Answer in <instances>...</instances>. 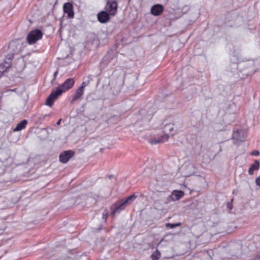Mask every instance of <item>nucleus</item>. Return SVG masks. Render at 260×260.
Wrapping results in <instances>:
<instances>
[{
	"instance_id": "nucleus-25",
	"label": "nucleus",
	"mask_w": 260,
	"mask_h": 260,
	"mask_svg": "<svg viewBox=\"0 0 260 260\" xmlns=\"http://www.w3.org/2000/svg\"><path fill=\"white\" fill-rule=\"evenodd\" d=\"M251 154L252 155L257 156L259 154V152L257 150H254L251 152Z\"/></svg>"
},
{
	"instance_id": "nucleus-12",
	"label": "nucleus",
	"mask_w": 260,
	"mask_h": 260,
	"mask_svg": "<svg viewBox=\"0 0 260 260\" xmlns=\"http://www.w3.org/2000/svg\"><path fill=\"white\" fill-rule=\"evenodd\" d=\"M184 194L183 191L175 190L171 194H170V200L171 201H176L179 200Z\"/></svg>"
},
{
	"instance_id": "nucleus-15",
	"label": "nucleus",
	"mask_w": 260,
	"mask_h": 260,
	"mask_svg": "<svg viewBox=\"0 0 260 260\" xmlns=\"http://www.w3.org/2000/svg\"><path fill=\"white\" fill-rule=\"evenodd\" d=\"M168 139L169 136L167 134H165L161 136L160 138L150 140V143L152 145L159 143H163L167 141Z\"/></svg>"
},
{
	"instance_id": "nucleus-6",
	"label": "nucleus",
	"mask_w": 260,
	"mask_h": 260,
	"mask_svg": "<svg viewBox=\"0 0 260 260\" xmlns=\"http://www.w3.org/2000/svg\"><path fill=\"white\" fill-rule=\"evenodd\" d=\"M74 155L75 152L73 150L64 151L59 154V161L63 164L67 163Z\"/></svg>"
},
{
	"instance_id": "nucleus-5",
	"label": "nucleus",
	"mask_w": 260,
	"mask_h": 260,
	"mask_svg": "<svg viewBox=\"0 0 260 260\" xmlns=\"http://www.w3.org/2000/svg\"><path fill=\"white\" fill-rule=\"evenodd\" d=\"M117 1L109 0L107 1V3L105 7L106 11L109 13L111 16H115L117 11Z\"/></svg>"
},
{
	"instance_id": "nucleus-24",
	"label": "nucleus",
	"mask_w": 260,
	"mask_h": 260,
	"mask_svg": "<svg viewBox=\"0 0 260 260\" xmlns=\"http://www.w3.org/2000/svg\"><path fill=\"white\" fill-rule=\"evenodd\" d=\"M233 200H234V199L233 198V199H231V201L230 202H229V203H227L226 206H227V208L229 210H231L233 208L232 202H233Z\"/></svg>"
},
{
	"instance_id": "nucleus-28",
	"label": "nucleus",
	"mask_w": 260,
	"mask_h": 260,
	"mask_svg": "<svg viewBox=\"0 0 260 260\" xmlns=\"http://www.w3.org/2000/svg\"><path fill=\"white\" fill-rule=\"evenodd\" d=\"M253 260H260V255H256Z\"/></svg>"
},
{
	"instance_id": "nucleus-27",
	"label": "nucleus",
	"mask_w": 260,
	"mask_h": 260,
	"mask_svg": "<svg viewBox=\"0 0 260 260\" xmlns=\"http://www.w3.org/2000/svg\"><path fill=\"white\" fill-rule=\"evenodd\" d=\"M255 183L257 186H260V176L256 178Z\"/></svg>"
},
{
	"instance_id": "nucleus-29",
	"label": "nucleus",
	"mask_w": 260,
	"mask_h": 260,
	"mask_svg": "<svg viewBox=\"0 0 260 260\" xmlns=\"http://www.w3.org/2000/svg\"><path fill=\"white\" fill-rule=\"evenodd\" d=\"M57 74H58V71H56L54 72V75H53V77H54L53 80H54L56 78V77Z\"/></svg>"
},
{
	"instance_id": "nucleus-14",
	"label": "nucleus",
	"mask_w": 260,
	"mask_h": 260,
	"mask_svg": "<svg viewBox=\"0 0 260 260\" xmlns=\"http://www.w3.org/2000/svg\"><path fill=\"white\" fill-rule=\"evenodd\" d=\"M84 91L79 87L76 90L75 93L72 96V100L71 103H72L74 101L80 100L82 96L83 95Z\"/></svg>"
},
{
	"instance_id": "nucleus-20",
	"label": "nucleus",
	"mask_w": 260,
	"mask_h": 260,
	"mask_svg": "<svg viewBox=\"0 0 260 260\" xmlns=\"http://www.w3.org/2000/svg\"><path fill=\"white\" fill-rule=\"evenodd\" d=\"M160 257V253L156 250L151 255L152 260H158Z\"/></svg>"
},
{
	"instance_id": "nucleus-11",
	"label": "nucleus",
	"mask_w": 260,
	"mask_h": 260,
	"mask_svg": "<svg viewBox=\"0 0 260 260\" xmlns=\"http://www.w3.org/2000/svg\"><path fill=\"white\" fill-rule=\"evenodd\" d=\"M15 67L18 72H21L25 68V62L22 57L17 59L14 64Z\"/></svg>"
},
{
	"instance_id": "nucleus-26",
	"label": "nucleus",
	"mask_w": 260,
	"mask_h": 260,
	"mask_svg": "<svg viewBox=\"0 0 260 260\" xmlns=\"http://www.w3.org/2000/svg\"><path fill=\"white\" fill-rule=\"evenodd\" d=\"M47 116V114L41 116L40 117H39V120L40 121L44 120Z\"/></svg>"
},
{
	"instance_id": "nucleus-8",
	"label": "nucleus",
	"mask_w": 260,
	"mask_h": 260,
	"mask_svg": "<svg viewBox=\"0 0 260 260\" xmlns=\"http://www.w3.org/2000/svg\"><path fill=\"white\" fill-rule=\"evenodd\" d=\"M110 14L107 11H102L98 14V20L102 23H106L110 19Z\"/></svg>"
},
{
	"instance_id": "nucleus-31",
	"label": "nucleus",
	"mask_w": 260,
	"mask_h": 260,
	"mask_svg": "<svg viewBox=\"0 0 260 260\" xmlns=\"http://www.w3.org/2000/svg\"><path fill=\"white\" fill-rule=\"evenodd\" d=\"M61 121V119H59L58 121L57 122L56 124L59 125L60 124Z\"/></svg>"
},
{
	"instance_id": "nucleus-3",
	"label": "nucleus",
	"mask_w": 260,
	"mask_h": 260,
	"mask_svg": "<svg viewBox=\"0 0 260 260\" xmlns=\"http://www.w3.org/2000/svg\"><path fill=\"white\" fill-rule=\"evenodd\" d=\"M136 198L137 196L133 194L128 197L125 200L113 204L110 207L111 215L114 216L116 214L120 213L126 206L131 205Z\"/></svg>"
},
{
	"instance_id": "nucleus-18",
	"label": "nucleus",
	"mask_w": 260,
	"mask_h": 260,
	"mask_svg": "<svg viewBox=\"0 0 260 260\" xmlns=\"http://www.w3.org/2000/svg\"><path fill=\"white\" fill-rule=\"evenodd\" d=\"M174 123H165L164 124V126L163 127V131L165 133H173L174 131Z\"/></svg>"
},
{
	"instance_id": "nucleus-13",
	"label": "nucleus",
	"mask_w": 260,
	"mask_h": 260,
	"mask_svg": "<svg viewBox=\"0 0 260 260\" xmlns=\"http://www.w3.org/2000/svg\"><path fill=\"white\" fill-rule=\"evenodd\" d=\"M164 10V7L161 5L157 4L153 6L151 9V13L154 16L160 15Z\"/></svg>"
},
{
	"instance_id": "nucleus-2",
	"label": "nucleus",
	"mask_w": 260,
	"mask_h": 260,
	"mask_svg": "<svg viewBox=\"0 0 260 260\" xmlns=\"http://www.w3.org/2000/svg\"><path fill=\"white\" fill-rule=\"evenodd\" d=\"M9 49L10 52H12V53L7 55L4 61L0 64V77H1L7 70L11 67L12 59L13 58L14 55L17 53L19 51L17 44L15 42H12L10 43Z\"/></svg>"
},
{
	"instance_id": "nucleus-16",
	"label": "nucleus",
	"mask_w": 260,
	"mask_h": 260,
	"mask_svg": "<svg viewBox=\"0 0 260 260\" xmlns=\"http://www.w3.org/2000/svg\"><path fill=\"white\" fill-rule=\"evenodd\" d=\"M259 167V161L257 160L254 161V164H252L248 170V173L250 175H253L254 171L258 170Z\"/></svg>"
},
{
	"instance_id": "nucleus-7",
	"label": "nucleus",
	"mask_w": 260,
	"mask_h": 260,
	"mask_svg": "<svg viewBox=\"0 0 260 260\" xmlns=\"http://www.w3.org/2000/svg\"><path fill=\"white\" fill-rule=\"evenodd\" d=\"M156 196L159 198L158 200L161 201L165 204H168L170 202V194L167 191H158Z\"/></svg>"
},
{
	"instance_id": "nucleus-33",
	"label": "nucleus",
	"mask_w": 260,
	"mask_h": 260,
	"mask_svg": "<svg viewBox=\"0 0 260 260\" xmlns=\"http://www.w3.org/2000/svg\"><path fill=\"white\" fill-rule=\"evenodd\" d=\"M188 168H193V166L191 164H189L187 166Z\"/></svg>"
},
{
	"instance_id": "nucleus-21",
	"label": "nucleus",
	"mask_w": 260,
	"mask_h": 260,
	"mask_svg": "<svg viewBox=\"0 0 260 260\" xmlns=\"http://www.w3.org/2000/svg\"><path fill=\"white\" fill-rule=\"evenodd\" d=\"M181 225V223L180 222L176 223H167L166 224V225L168 228H170L171 229H174L177 226H179Z\"/></svg>"
},
{
	"instance_id": "nucleus-23",
	"label": "nucleus",
	"mask_w": 260,
	"mask_h": 260,
	"mask_svg": "<svg viewBox=\"0 0 260 260\" xmlns=\"http://www.w3.org/2000/svg\"><path fill=\"white\" fill-rule=\"evenodd\" d=\"M108 216V211L107 209H105V210H104V211L103 213L102 218L103 219L105 220V221H106Z\"/></svg>"
},
{
	"instance_id": "nucleus-32",
	"label": "nucleus",
	"mask_w": 260,
	"mask_h": 260,
	"mask_svg": "<svg viewBox=\"0 0 260 260\" xmlns=\"http://www.w3.org/2000/svg\"><path fill=\"white\" fill-rule=\"evenodd\" d=\"M120 90V86H118L117 88V89L116 90V93H118V92H119Z\"/></svg>"
},
{
	"instance_id": "nucleus-30",
	"label": "nucleus",
	"mask_w": 260,
	"mask_h": 260,
	"mask_svg": "<svg viewBox=\"0 0 260 260\" xmlns=\"http://www.w3.org/2000/svg\"><path fill=\"white\" fill-rule=\"evenodd\" d=\"M4 170L0 167V174H3L4 173Z\"/></svg>"
},
{
	"instance_id": "nucleus-1",
	"label": "nucleus",
	"mask_w": 260,
	"mask_h": 260,
	"mask_svg": "<svg viewBox=\"0 0 260 260\" xmlns=\"http://www.w3.org/2000/svg\"><path fill=\"white\" fill-rule=\"evenodd\" d=\"M75 83V80L73 78H68L65 81L58 86L55 91H52L47 97L45 104L51 107L54 101L57 98L61 95L66 91L72 88Z\"/></svg>"
},
{
	"instance_id": "nucleus-10",
	"label": "nucleus",
	"mask_w": 260,
	"mask_h": 260,
	"mask_svg": "<svg viewBox=\"0 0 260 260\" xmlns=\"http://www.w3.org/2000/svg\"><path fill=\"white\" fill-rule=\"evenodd\" d=\"M246 136L242 131L237 130L234 132L233 134V139L237 142H243L245 141Z\"/></svg>"
},
{
	"instance_id": "nucleus-9",
	"label": "nucleus",
	"mask_w": 260,
	"mask_h": 260,
	"mask_svg": "<svg viewBox=\"0 0 260 260\" xmlns=\"http://www.w3.org/2000/svg\"><path fill=\"white\" fill-rule=\"evenodd\" d=\"M63 12L68 14V16L69 18H73L74 15L73 5L69 3H66L63 6Z\"/></svg>"
},
{
	"instance_id": "nucleus-17",
	"label": "nucleus",
	"mask_w": 260,
	"mask_h": 260,
	"mask_svg": "<svg viewBox=\"0 0 260 260\" xmlns=\"http://www.w3.org/2000/svg\"><path fill=\"white\" fill-rule=\"evenodd\" d=\"M27 124V120H23L17 124L16 127L14 129V132H18L24 129Z\"/></svg>"
},
{
	"instance_id": "nucleus-19",
	"label": "nucleus",
	"mask_w": 260,
	"mask_h": 260,
	"mask_svg": "<svg viewBox=\"0 0 260 260\" xmlns=\"http://www.w3.org/2000/svg\"><path fill=\"white\" fill-rule=\"evenodd\" d=\"M164 205L165 204L161 201L156 200L154 202V207L157 210L162 211L164 209Z\"/></svg>"
},
{
	"instance_id": "nucleus-22",
	"label": "nucleus",
	"mask_w": 260,
	"mask_h": 260,
	"mask_svg": "<svg viewBox=\"0 0 260 260\" xmlns=\"http://www.w3.org/2000/svg\"><path fill=\"white\" fill-rule=\"evenodd\" d=\"M89 80H88L87 82L84 81L82 83L81 86H79V88L84 91L85 87L89 84Z\"/></svg>"
},
{
	"instance_id": "nucleus-4",
	"label": "nucleus",
	"mask_w": 260,
	"mask_h": 260,
	"mask_svg": "<svg viewBox=\"0 0 260 260\" xmlns=\"http://www.w3.org/2000/svg\"><path fill=\"white\" fill-rule=\"evenodd\" d=\"M43 33L41 30L36 29L30 31L27 36V40L28 44H34L42 39Z\"/></svg>"
}]
</instances>
